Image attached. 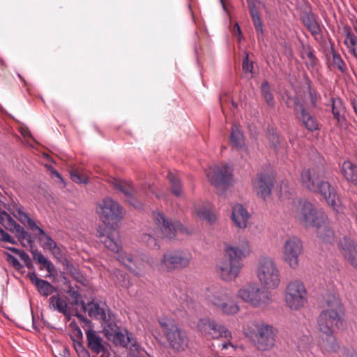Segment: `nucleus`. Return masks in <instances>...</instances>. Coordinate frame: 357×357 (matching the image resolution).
<instances>
[{
	"instance_id": "obj_23",
	"label": "nucleus",
	"mask_w": 357,
	"mask_h": 357,
	"mask_svg": "<svg viewBox=\"0 0 357 357\" xmlns=\"http://www.w3.org/2000/svg\"><path fill=\"white\" fill-rule=\"evenodd\" d=\"M49 308L51 310L63 314L66 317L70 315V307L66 296L56 292L49 299Z\"/></svg>"
},
{
	"instance_id": "obj_29",
	"label": "nucleus",
	"mask_w": 357,
	"mask_h": 357,
	"mask_svg": "<svg viewBox=\"0 0 357 357\" xmlns=\"http://www.w3.org/2000/svg\"><path fill=\"white\" fill-rule=\"evenodd\" d=\"M31 282L34 284L39 294L43 296L47 297L56 291V289L49 282L40 279L35 273L29 275Z\"/></svg>"
},
{
	"instance_id": "obj_25",
	"label": "nucleus",
	"mask_w": 357,
	"mask_h": 357,
	"mask_svg": "<svg viewBox=\"0 0 357 357\" xmlns=\"http://www.w3.org/2000/svg\"><path fill=\"white\" fill-rule=\"evenodd\" d=\"M294 111L307 130L314 131L318 129L319 124L317 120L305 111L302 103L295 101Z\"/></svg>"
},
{
	"instance_id": "obj_42",
	"label": "nucleus",
	"mask_w": 357,
	"mask_h": 357,
	"mask_svg": "<svg viewBox=\"0 0 357 357\" xmlns=\"http://www.w3.org/2000/svg\"><path fill=\"white\" fill-rule=\"evenodd\" d=\"M331 65L334 68H337L341 72L346 70V66L344 61L341 58L340 55L332 51V58L331 60Z\"/></svg>"
},
{
	"instance_id": "obj_40",
	"label": "nucleus",
	"mask_w": 357,
	"mask_h": 357,
	"mask_svg": "<svg viewBox=\"0 0 357 357\" xmlns=\"http://www.w3.org/2000/svg\"><path fill=\"white\" fill-rule=\"evenodd\" d=\"M167 177L170 183L172 192L177 197L180 196L182 192V187L179 178L176 174L171 172L168 173Z\"/></svg>"
},
{
	"instance_id": "obj_9",
	"label": "nucleus",
	"mask_w": 357,
	"mask_h": 357,
	"mask_svg": "<svg viewBox=\"0 0 357 357\" xmlns=\"http://www.w3.org/2000/svg\"><path fill=\"white\" fill-rule=\"evenodd\" d=\"M190 255L181 250H168L165 252L160 261L155 265L161 272L171 273L188 267Z\"/></svg>"
},
{
	"instance_id": "obj_28",
	"label": "nucleus",
	"mask_w": 357,
	"mask_h": 357,
	"mask_svg": "<svg viewBox=\"0 0 357 357\" xmlns=\"http://www.w3.org/2000/svg\"><path fill=\"white\" fill-rule=\"evenodd\" d=\"M113 186L115 190L122 192L126 196V201L128 202L130 204L135 208L139 207V206L135 204L136 201L133 197V188L131 183L114 179Z\"/></svg>"
},
{
	"instance_id": "obj_41",
	"label": "nucleus",
	"mask_w": 357,
	"mask_h": 357,
	"mask_svg": "<svg viewBox=\"0 0 357 357\" xmlns=\"http://www.w3.org/2000/svg\"><path fill=\"white\" fill-rule=\"evenodd\" d=\"M67 293L70 298V303H68L69 305H71L73 306H77L81 305L82 307H83V304H86L82 301V295L80 294V293L78 291L75 290L73 287H69V289L67 291Z\"/></svg>"
},
{
	"instance_id": "obj_37",
	"label": "nucleus",
	"mask_w": 357,
	"mask_h": 357,
	"mask_svg": "<svg viewBox=\"0 0 357 357\" xmlns=\"http://www.w3.org/2000/svg\"><path fill=\"white\" fill-rule=\"evenodd\" d=\"M303 24L313 36L321 33V27L312 14H307L303 17Z\"/></svg>"
},
{
	"instance_id": "obj_7",
	"label": "nucleus",
	"mask_w": 357,
	"mask_h": 357,
	"mask_svg": "<svg viewBox=\"0 0 357 357\" xmlns=\"http://www.w3.org/2000/svg\"><path fill=\"white\" fill-rule=\"evenodd\" d=\"M158 322L170 348L176 351H183L188 348L189 342L188 336L178 327L174 319L160 317Z\"/></svg>"
},
{
	"instance_id": "obj_33",
	"label": "nucleus",
	"mask_w": 357,
	"mask_h": 357,
	"mask_svg": "<svg viewBox=\"0 0 357 357\" xmlns=\"http://www.w3.org/2000/svg\"><path fill=\"white\" fill-rule=\"evenodd\" d=\"M83 310L87 312L91 318L102 319H106L105 311L98 303L89 302L87 304H83Z\"/></svg>"
},
{
	"instance_id": "obj_22",
	"label": "nucleus",
	"mask_w": 357,
	"mask_h": 357,
	"mask_svg": "<svg viewBox=\"0 0 357 357\" xmlns=\"http://www.w3.org/2000/svg\"><path fill=\"white\" fill-rule=\"evenodd\" d=\"M338 247L344 257L357 270V245L351 239L343 237Z\"/></svg>"
},
{
	"instance_id": "obj_21",
	"label": "nucleus",
	"mask_w": 357,
	"mask_h": 357,
	"mask_svg": "<svg viewBox=\"0 0 357 357\" xmlns=\"http://www.w3.org/2000/svg\"><path fill=\"white\" fill-rule=\"evenodd\" d=\"M231 219L235 227L239 230H245L250 224L251 214L240 204L232 207Z\"/></svg>"
},
{
	"instance_id": "obj_17",
	"label": "nucleus",
	"mask_w": 357,
	"mask_h": 357,
	"mask_svg": "<svg viewBox=\"0 0 357 357\" xmlns=\"http://www.w3.org/2000/svg\"><path fill=\"white\" fill-rule=\"evenodd\" d=\"M242 267L241 263L227 257L217 263L215 269L217 275L222 280L229 282L234 281L238 277Z\"/></svg>"
},
{
	"instance_id": "obj_16",
	"label": "nucleus",
	"mask_w": 357,
	"mask_h": 357,
	"mask_svg": "<svg viewBox=\"0 0 357 357\" xmlns=\"http://www.w3.org/2000/svg\"><path fill=\"white\" fill-rule=\"evenodd\" d=\"M252 252L250 241L241 236L235 244L227 245L225 248L226 257L238 263L250 257Z\"/></svg>"
},
{
	"instance_id": "obj_56",
	"label": "nucleus",
	"mask_w": 357,
	"mask_h": 357,
	"mask_svg": "<svg viewBox=\"0 0 357 357\" xmlns=\"http://www.w3.org/2000/svg\"><path fill=\"white\" fill-rule=\"evenodd\" d=\"M229 347H234V345L230 342H225V343L222 344V349H227Z\"/></svg>"
},
{
	"instance_id": "obj_19",
	"label": "nucleus",
	"mask_w": 357,
	"mask_h": 357,
	"mask_svg": "<svg viewBox=\"0 0 357 357\" xmlns=\"http://www.w3.org/2000/svg\"><path fill=\"white\" fill-rule=\"evenodd\" d=\"M316 192L320 193L324 197L328 204L330 205L333 210L337 213L342 211L340 200L337 197L335 189L328 181H325L321 179L318 183V189Z\"/></svg>"
},
{
	"instance_id": "obj_35",
	"label": "nucleus",
	"mask_w": 357,
	"mask_h": 357,
	"mask_svg": "<svg viewBox=\"0 0 357 357\" xmlns=\"http://www.w3.org/2000/svg\"><path fill=\"white\" fill-rule=\"evenodd\" d=\"M317 237L324 243H332L334 241V233L326 223L321 224L317 227Z\"/></svg>"
},
{
	"instance_id": "obj_32",
	"label": "nucleus",
	"mask_w": 357,
	"mask_h": 357,
	"mask_svg": "<svg viewBox=\"0 0 357 357\" xmlns=\"http://www.w3.org/2000/svg\"><path fill=\"white\" fill-rule=\"evenodd\" d=\"M14 215L22 224L28 226L32 231H37L39 234H45L44 230L37 226L34 220L21 208L17 209Z\"/></svg>"
},
{
	"instance_id": "obj_49",
	"label": "nucleus",
	"mask_w": 357,
	"mask_h": 357,
	"mask_svg": "<svg viewBox=\"0 0 357 357\" xmlns=\"http://www.w3.org/2000/svg\"><path fill=\"white\" fill-rule=\"evenodd\" d=\"M6 260L9 262L15 269L20 270L22 268V265L20 261L13 255L9 253H6Z\"/></svg>"
},
{
	"instance_id": "obj_10",
	"label": "nucleus",
	"mask_w": 357,
	"mask_h": 357,
	"mask_svg": "<svg viewBox=\"0 0 357 357\" xmlns=\"http://www.w3.org/2000/svg\"><path fill=\"white\" fill-rule=\"evenodd\" d=\"M153 218L158 225L155 234L161 238L173 239L180 234L186 233L185 229L178 222H172L162 213L153 212Z\"/></svg>"
},
{
	"instance_id": "obj_45",
	"label": "nucleus",
	"mask_w": 357,
	"mask_h": 357,
	"mask_svg": "<svg viewBox=\"0 0 357 357\" xmlns=\"http://www.w3.org/2000/svg\"><path fill=\"white\" fill-rule=\"evenodd\" d=\"M302 57L306 59V65L307 67L313 68L316 65V57L310 47H305L302 53Z\"/></svg>"
},
{
	"instance_id": "obj_18",
	"label": "nucleus",
	"mask_w": 357,
	"mask_h": 357,
	"mask_svg": "<svg viewBox=\"0 0 357 357\" xmlns=\"http://www.w3.org/2000/svg\"><path fill=\"white\" fill-rule=\"evenodd\" d=\"M325 169L323 166L305 169L301 173V183L303 188L310 192H317L318 183L325 176Z\"/></svg>"
},
{
	"instance_id": "obj_8",
	"label": "nucleus",
	"mask_w": 357,
	"mask_h": 357,
	"mask_svg": "<svg viewBox=\"0 0 357 357\" xmlns=\"http://www.w3.org/2000/svg\"><path fill=\"white\" fill-rule=\"evenodd\" d=\"M284 303L291 310L298 311L307 302V292L304 283L298 280L288 282L284 292Z\"/></svg>"
},
{
	"instance_id": "obj_57",
	"label": "nucleus",
	"mask_w": 357,
	"mask_h": 357,
	"mask_svg": "<svg viewBox=\"0 0 357 357\" xmlns=\"http://www.w3.org/2000/svg\"><path fill=\"white\" fill-rule=\"evenodd\" d=\"M5 248H6L7 250H10L11 252L15 253V254H18L20 252V250L19 249L17 248H11V247H5Z\"/></svg>"
},
{
	"instance_id": "obj_2",
	"label": "nucleus",
	"mask_w": 357,
	"mask_h": 357,
	"mask_svg": "<svg viewBox=\"0 0 357 357\" xmlns=\"http://www.w3.org/2000/svg\"><path fill=\"white\" fill-rule=\"evenodd\" d=\"M343 312L340 300L334 295H329L326 300V308L317 319L319 330L321 333H334L342 324Z\"/></svg>"
},
{
	"instance_id": "obj_13",
	"label": "nucleus",
	"mask_w": 357,
	"mask_h": 357,
	"mask_svg": "<svg viewBox=\"0 0 357 357\" xmlns=\"http://www.w3.org/2000/svg\"><path fill=\"white\" fill-rule=\"evenodd\" d=\"M257 332L255 334V345L259 351H266L272 349L275 343L278 330L267 324H255Z\"/></svg>"
},
{
	"instance_id": "obj_1",
	"label": "nucleus",
	"mask_w": 357,
	"mask_h": 357,
	"mask_svg": "<svg viewBox=\"0 0 357 357\" xmlns=\"http://www.w3.org/2000/svg\"><path fill=\"white\" fill-rule=\"evenodd\" d=\"M96 213L105 227H99L97 236L100 242L110 251L116 253L117 259L131 272L139 275L135 266V261L130 255L121 250V240L119 231L114 228L123 216V209L120 205L110 197H105L98 201L96 207Z\"/></svg>"
},
{
	"instance_id": "obj_11",
	"label": "nucleus",
	"mask_w": 357,
	"mask_h": 357,
	"mask_svg": "<svg viewBox=\"0 0 357 357\" xmlns=\"http://www.w3.org/2000/svg\"><path fill=\"white\" fill-rule=\"evenodd\" d=\"M197 328L208 340H217L221 337L227 340L231 338V332L223 324L209 317L200 319L197 324Z\"/></svg>"
},
{
	"instance_id": "obj_30",
	"label": "nucleus",
	"mask_w": 357,
	"mask_h": 357,
	"mask_svg": "<svg viewBox=\"0 0 357 357\" xmlns=\"http://www.w3.org/2000/svg\"><path fill=\"white\" fill-rule=\"evenodd\" d=\"M341 172L345 179L357 185V166L349 160L344 161L341 167Z\"/></svg>"
},
{
	"instance_id": "obj_44",
	"label": "nucleus",
	"mask_w": 357,
	"mask_h": 357,
	"mask_svg": "<svg viewBox=\"0 0 357 357\" xmlns=\"http://www.w3.org/2000/svg\"><path fill=\"white\" fill-rule=\"evenodd\" d=\"M70 176L73 181L76 183L86 184L89 182L87 176L79 172L78 169H72L70 171Z\"/></svg>"
},
{
	"instance_id": "obj_20",
	"label": "nucleus",
	"mask_w": 357,
	"mask_h": 357,
	"mask_svg": "<svg viewBox=\"0 0 357 357\" xmlns=\"http://www.w3.org/2000/svg\"><path fill=\"white\" fill-rule=\"evenodd\" d=\"M274 183V178L266 174H260L253 181V188L263 199L268 197Z\"/></svg>"
},
{
	"instance_id": "obj_3",
	"label": "nucleus",
	"mask_w": 357,
	"mask_h": 357,
	"mask_svg": "<svg viewBox=\"0 0 357 357\" xmlns=\"http://www.w3.org/2000/svg\"><path fill=\"white\" fill-rule=\"evenodd\" d=\"M207 301L225 315H235L240 311V306L233 300V291L227 287L217 286L207 290Z\"/></svg>"
},
{
	"instance_id": "obj_43",
	"label": "nucleus",
	"mask_w": 357,
	"mask_h": 357,
	"mask_svg": "<svg viewBox=\"0 0 357 357\" xmlns=\"http://www.w3.org/2000/svg\"><path fill=\"white\" fill-rule=\"evenodd\" d=\"M332 112L334 118L338 121V123H342L344 120V118L342 114L343 112V107L340 101H333Z\"/></svg>"
},
{
	"instance_id": "obj_27",
	"label": "nucleus",
	"mask_w": 357,
	"mask_h": 357,
	"mask_svg": "<svg viewBox=\"0 0 357 357\" xmlns=\"http://www.w3.org/2000/svg\"><path fill=\"white\" fill-rule=\"evenodd\" d=\"M325 337L320 338L319 347L324 354H331L337 352L340 345L333 333H323Z\"/></svg>"
},
{
	"instance_id": "obj_58",
	"label": "nucleus",
	"mask_w": 357,
	"mask_h": 357,
	"mask_svg": "<svg viewBox=\"0 0 357 357\" xmlns=\"http://www.w3.org/2000/svg\"><path fill=\"white\" fill-rule=\"evenodd\" d=\"M100 353H102L100 357H109V354L108 353V351L105 350V347L103 348V350Z\"/></svg>"
},
{
	"instance_id": "obj_50",
	"label": "nucleus",
	"mask_w": 357,
	"mask_h": 357,
	"mask_svg": "<svg viewBox=\"0 0 357 357\" xmlns=\"http://www.w3.org/2000/svg\"><path fill=\"white\" fill-rule=\"evenodd\" d=\"M242 68L245 73H252V71L253 63L249 61L248 54H246L245 57L243 59Z\"/></svg>"
},
{
	"instance_id": "obj_26",
	"label": "nucleus",
	"mask_w": 357,
	"mask_h": 357,
	"mask_svg": "<svg viewBox=\"0 0 357 357\" xmlns=\"http://www.w3.org/2000/svg\"><path fill=\"white\" fill-rule=\"evenodd\" d=\"M354 33L349 27L344 28V44L347 47L349 53L357 59V20L352 22Z\"/></svg>"
},
{
	"instance_id": "obj_53",
	"label": "nucleus",
	"mask_w": 357,
	"mask_h": 357,
	"mask_svg": "<svg viewBox=\"0 0 357 357\" xmlns=\"http://www.w3.org/2000/svg\"><path fill=\"white\" fill-rule=\"evenodd\" d=\"M17 255L22 260L26 261L27 259H29V255L23 250H20V252Z\"/></svg>"
},
{
	"instance_id": "obj_64",
	"label": "nucleus",
	"mask_w": 357,
	"mask_h": 357,
	"mask_svg": "<svg viewBox=\"0 0 357 357\" xmlns=\"http://www.w3.org/2000/svg\"><path fill=\"white\" fill-rule=\"evenodd\" d=\"M232 105L234 107H237V104L236 102H234V101H232Z\"/></svg>"
},
{
	"instance_id": "obj_62",
	"label": "nucleus",
	"mask_w": 357,
	"mask_h": 357,
	"mask_svg": "<svg viewBox=\"0 0 357 357\" xmlns=\"http://www.w3.org/2000/svg\"><path fill=\"white\" fill-rule=\"evenodd\" d=\"M79 348L82 349V351L84 354H86V351L82 348V347L80 344H79V347H77V349H79Z\"/></svg>"
},
{
	"instance_id": "obj_31",
	"label": "nucleus",
	"mask_w": 357,
	"mask_h": 357,
	"mask_svg": "<svg viewBox=\"0 0 357 357\" xmlns=\"http://www.w3.org/2000/svg\"><path fill=\"white\" fill-rule=\"evenodd\" d=\"M89 348L96 354H100L104 348L101 337L93 330L86 333Z\"/></svg>"
},
{
	"instance_id": "obj_24",
	"label": "nucleus",
	"mask_w": 357,
	"mask_h": 357,
	"mask_svg": "<svg viewBox=\"0 0 357 357\" xmlns=\"http://www.w3.org/2000/svg\"><path fill=\"white\" fill-rule=\"evenodd\" d=\"M230 143L234 149L241 152L242 156L248 154V149L245 144L243 133L239 126L233 125L230 133Z\"/></svg>"
},
{
	"instance_id": "obj_61",
	"label": "nucleus",
	"mask_w": 357,
	"mask_h": 357,
	"mask_svg": "<svg viewBox=\"0 0 357 357\" xmlns=\"http://www.w3.org/2000/svg\"><path fill=\"white\" fill-rule=\"evenodd\" d=\"M79 348L82 349V351L84 354H86V351L82 348V347L80 344H79V347H77V349H79Z\"/></svg>"
},
{
	"instance_id": "obj_48",
	"label": "nucleus",
	"mask_w": 357,
	"mask_h": 357,
	"mask_svg": "<svg viewBox=\"0 0 357 357\" xmlns=\"http://www.w3.org/2000/svg\"><path fill=\"white\" fill-rule=\"evenodd\" d=\"M0 241L10 243L13 245L17 244V242L14 240V238L1 227H0Z\"/></svg>"
},
{
	"instance_id": "obj_63",
	"label": "nucleus",
	"mask_w": 357,
	"mask_h": 357,
	"mask_svg": "<svg viewBox=\"0 0 357 357\" xmlns=\"http://www.w3.org/2000/svg\"><path fill=\"white\" fill-rule=\"evenodd\" d=\"M22 133L24 136H26L28 135V131L22 132Z\"/></svg>"
},
{
	"instance_id": "obj_5",
	"label": "nucleus",
	"mask_w": 357,
	"mask_h": 357,
	"mask_svg": "<svg viewBox=\"0 0 357 357\" xmlns=\"http://www.w3.org/2000/svg\"><path fill=\"white\" fill-rule=\"evenodd\" d=\"M236 296L252 307L259 309H266L273 301L270 289L251 283L240 287L236 292Z\"/></svg>"
},
{
	"instance_id": "obj_4",
	"label": "nucleus",
	"mask_w": 357,
	"mask_h": 357,
	"mask_svg": "<svg viewBox=\"0 0 357 357\" xmlns=\"http://www.w3.org/2000/svg\"><path fill=\"white\" fill-rule=\"evenodd\" d=\"M291 215L305 227H317L326 223L327 217L321 211L317 209L306 200L294 201Z\"/></svg>"
},
{
	"instance_id": "obj_15",
	"label": "nucleus",
	"mask_w": 357,
	"mask_h": 357,
	"mask_svg": "<svg viewBox=\"0 0 357 357\" xmlns=\"http://www.w3.org/2000/svg\"><path fill=\"white\" fill-rule=\"evenodd\" d=\"M0 223L8 230L15 232L18 241L24 248H31L33 238L31 235L17 224L6 212L0 213Z\"/></svg>"
},
{
	"instance_id": "obj_52",
	"label": "nucleus",
	"mask_w": 357,
	"mask_h": 357,
	"mask_svg": "<svg viewBox=\"0 0 357 357\" xmlns=\"http://www.w3.org/2000/svg\"><path fill=\"white\" fill-rule=\"evenodd\" d=\"M268 140L271 143V146L274 149H277L278 144L280 143L279 137L275 134H271L268 137Z\"/></svg>"
},
{
	"instance_id": "obj_36",
	"label": "nucleus",
	"mask_w": 357,
	"mask_h": 357,
	"mask_svg": "<svg viewBox=\"0 0 357 357\" xmlns=\"http://www.w3.org/2000/svg\"><path fill=\"white\" fill-rule=\"evenodd\" d=\"M195 213L200 220H206L210 224L214 223L217 220L216 215L213 211L205 206H195Z\"/></svg>"
},
{
	"instance_id": "obj_55",
	"label": "nucleus",
	"mask_w": 357,
	"mask_h": 357,
	"mask_svg": "<svg viewBox=\"0 0 357 357\" xmlns=\"http://www.w3.org/2000/svg\"><path fill=\"white\" fill-rule=\"evenodd\" d=\"M234 33H238V34H241V28L238 24H236V25L234 28Z\"/></svg>"
},
{
	"instance_id": "obj_59",
	"label": "nucleus",
	"mask_w": 357,
	"mask_h": 357,
	"mask_svg": "<svg viewBox=\"0 0 357 357\" xmlns=\"http://www.w3.org/2000/svg\"><path fill=\"white\" fill-rule=\"evenodd\" d=\"M52 173H53L56 176H57L58 178H60V174H59L57 172L54 171V172H52Z\"/></svg>"
},
{
	"instance_id": "obj_54",
	"label": "nucleus",
	"mask_w": 357,
	"mask_h": 357,
	"mask_svg": "<svg viewBox=\"0 0 357 357\" xmlns=\"http://www.w3.org/2000/svg\"><path fill=\"white\" fill-rule=\"evenodd\" d=\"M248 3V7L250 8V4L255 5L256 6L257 3L260 4V0H247Z\"/></svg>"
},
{
	"instance_id": "obj_51",
	"label": "nucleus",
	"mask_w": 357,
	"mask_h": 357,
	"mask_svg": "<svg viewBox=\"0 0 357 357\" xmlns=\"http://www.w3.org/2000/svg\"><path fill=\"white\" fill-rule=\"evenodd\" d=\"M43 235L45 236V238H46L45 243L50 250H52L53 252H54L55 250H59V248L56 246V243L53 241V239L50 236L46 235L45 234H43Z\"/></svg>"
},
{
	"instance_id": "obj_38",
	"label": "nucleus",
	"mask_w": 357,
	"mask_h": 357,
	"mask_svg": "<svg viewBox=\"0 0 357 357\" xmlns=\"http://www.w3.org/2000/svg\"><path fill=\"white\" fill-rule=\"evenodd\" d=\"M33 259L39 264L41 265V269L45 268L49 275H52L55 268L54 264L48 260L41 252H33Z\"/></svg>"
},
{
	"instance_id": "obj_12",
	"label": "nucleus",
	"mask_w": 357,
	"mask_h": 357,
	"mask_svg": "<svg viewBox=\"0 0 357 357\" xmlns=\"http://www.w3.org/2000/svg\"><path fill=\"white\" fill-rule=\"evenodd\" d=\"M206 174L219 194H221L231 183L232 169L228 165L222 164L211 167Z\"/></svg>"
},
{
	"instance_id": "obj_34",
	"label": "nucleus",
	"mask_w": 357,
	"mask_h": 357,
	"mask_svg": "<svg viewBox=\"0 0 357 357\" xmlns=\"http://www.w3.org/2000/svg\"><path fill=\"white\" fill-rule=\"evenodd\" d=\"M114 342L123 347L134 346L136 344L132 334L127 330L115 332Z\"/></svg>"
},
{
	"instance_id": "obj_14",
	"label": "nucleus",
	"mask_w": 357,
	"mask_h": 357,
	"mask_svg": "<svg viewBox=\"0 0 357 357\" xmlns=\"http://www.w3.org/2000/svg\"><path fill=\"white\" fill-rule=\"evenodd\" d=\"M303 251V245L300 238L293 236L288 237L282 247L283 259L292 269L299 267V258Z\"/></svg>"
},
{
	"instance_id": "obj_46",
	"label": "nucleus",
	"mask_w": 357,
	"mask_h": 357,
	"mask_svg": "<svg viewBox=\"0 0 357 357\" xmlns=\"http://www.w3.org/2000/svg\"><path fill=\"white\" fill-rule=\"evenodd\" d=\"M262 95L268 105L273 106L274 104V98L271 92L270 86L267 82H264L261 86Z\"/></svg>"
},
{
	"instance_id": "obj_60",
	"label": "nucleus",
	"mask_w": 357,
	"mask_h": 357,
	"mask_svg": "<svg viewBox=\"0 0 357 357\" xmlns=\"http://www.w3.org/2000/svg\"><path fill=\"white\" fill-rule=\"evenodd\" d=\"M149 188L150 192H153V193H155V192H154V190H153V187H152V186L149 185Z\"/></svg>"
},
{
	"instance_id": "obj_39",
	"label": "nucleus",
	"mask_w": 357,
	"mask_h": 357,
	"mask_svg": "<svg viewBox=\"0 0 357 357\" xmlns=\"http://www.w3.org/2000/svg\"><path fill=\"white\" fill-rule=\"evenodd\" d=\"M250 13L252 17V20L256 30L257 37L262 36L263 35V25L259 17V15L255 8V5L250 4L249 8Z\"/></svg>"
},
{
	"instance_id": "obj_6",
	"label": "nucleus",
	"mask_w": 357,
	"mask_h": 357,
	"mask_svg": "<svg viewBox=\"0 0 357 357\" xmlns=\"http://www.w3.org/2000/svg\"><path fill=\"white\" fill-rule=\"evenodd\" d=\"M255 274L260 284L266 289H275L280 284L279 268L271 257L262 256L258 259Z\"/></svg>"
},
{
	"instance_id": "obj_47",
	"label": "nucleus",
	"mask_w": 357,
	"mask_h": 357,
	"mask_svg": "<svg viewBox=\"0 0 357 357\" xmlns=\"http://www.w3.org/2000/svg\"><path fill=\"white\" fill-rule=\"evenodd\" d=\"M142 241L146 243L150 248H153L157 245L156 239L149 234H144L142 236Z\"/></svg>"
}]
</instances>
